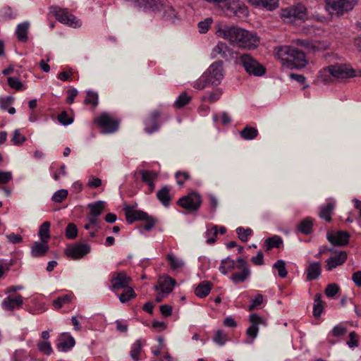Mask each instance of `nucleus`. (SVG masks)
Segmentation results:
<instances>
[{"mask_svg": "<svg viewBox=\"0 0 361 361\" xmlns=\"http://www.w3.org/2000/svg\"><path fill=\"white\" fill-rule=\"evenodd\" d=\"M142 180L146 183L154 182L157 177V173L152 171L142 170L140 171Z\"/></svg>", "mask_w": 361, "mask_h": 361, "instance_id": "nucleus-45", "label": "nucleus"}, {"mask_svg": "<svg viewBox=\"0 0 361 361\" xmlns=\"http://www.w3.org/2000/svg\"><path fill=\"white\" fill-rule=\"evenodd\" d=\"M123 290V292L118 295V298L121 302H127L136 297V294L131 287L126 288Z\"/></svg>", "mask_w": 361, "mask_h": 361, "instance_id": "nucleus-42", "label": "nucleus"}, {"mask_svg": "<svg viewBox=\"0 0 361 361\" xmlns=\"http://www.w3.org/2000/svg\"><path fill=\"white\" fill-rule=\"evenodd\" d=\"M73 296L71 294H66L63 296L58 297L53 301V306L55 310H59L63 305L71 302Z\"/></svg>", "mask_w": 361, "mask_h": 361, "instance_id": "nucleus-39", "label": "nucleus"}, {"mask_svg": "<svg viewBox=\"0 0 361 361\" xmlns=\"http://www.w3.org/2000/svg\"><path fill=\"white\" fill-rule=\"evenodd\" d=\"M175 176H176V178L177 180V183L180 185H182L185 180L190 178V174L185 171H184V172L178 171L176 173Z\"/></svg>", "mask_w": 361, "mask_h": 361, "instance_id": "nucleus-59", "label": "nucleus"}, {"mask_svg": "<svg viewBox=\"0 0 361 361\" xmlns=\"http://www.w3.org/2000/svg\"><path fill=\"white\" fill-rule=\"evenodd\" d=\"M30 27L28 22H24L19 24L16 28V35L18 39L21 42H26L27 39V32Z\"/></svg>", "mask_w": 361, "mask_h": 361, "instance_id": "nucleus-32", "label": "nucleus"}, {"mask_svg": "<svg viewBox=\"0 0 361 361\" xmlns=\"http://www.w3.org/2000/svg\"><path fill=\"white\" fill-rule=\"evenodd\" d=\"M240 272H235L232 274L231 279L235 284L244 282L250 275V269H243Z\"/></svg>", "mask_w": 361, "mask_h": 361, "instance_id": "nucleus-36", "label": "nucleus"}, {"mask_svg": "<svg viewBox=\"0 0 361 361\" xmlns=\"http://www.w3.org/2000/svg\"><path fill=\"white\" fill-rule=\"evenodd\" d=\"M88 207L90 209L91 216H99L104 209V202L98 201L94 204H90Z\"/></svg>", "mask_w": 361, "mask_h": 361, "instance_id": "nucleus-44", "label": "nucleus"}, {"mask_svg": "<svg viewBox=\"0 0 361 361\" xmlns=\"http://www.w3.org/2000/svg\"><path fill=\"white\" fill-rule=\"evenodd\" d=\"M213 341L220 346L224 345L226 341V334L223 330H218L213 338Z\"/></svg>", "mask_w": 361, "mask_h": 361, "instance_id": "nucleus-51", "label": "nucleus"}, {"mask_svg": "<svg viewBox=\"0 0 361 361\" xmlns=\"http://www.w3.org/2000/svg\"><path fill=\"white\" fill-rule=\"evenodd\" d=\"M48 250L47 243L35 242L32 245L31 253L33 257H38L45 255Z\"/></svg>", "mask_w": 361, "mask_h": 361, "instance_id": "nucleus-30", "label": "nucleus"}, {"mask_svg": "<svg viewBox=\"0 0 361 361\" xmlns=\"http://www.w3.org/2000/svg\"><path fill=\"white\" fill-rule=\"evenodd\" d=\"M23 303V297L20 295L15 296L14 298L11 296H8L4 299L1 303V306L4 310L11 311L14 309L20 308Z\"/></svg>", "mask_w": 361, "mask_h": 361, "instance_id": "nucleus-19", "label": "nucleus"}, {"mask_svg": "<svg viewBox=\"0 0 361 361\" xmlns=\"http://www.w3.org/2000/svg\"><path fill=\"white\" fill-rule=\"evenodd\" d=\"M357 0H326V8L333 15H342L353 8Z\"/></svg>", "mask_w": 361, "mask_h": 361, "instance_id": "nucleus-5", "label": "nucleus"}, {"mask_svg": "<svg viewBox=\"0 0 361 361\" xmlns=\"http://www.w3.org/2000/svg\"><path fill=\"white\" fill-rule=\"evenodd\" d=\"M59 121L63 125H69L73 123V118H70L66 111H63L58 116Z\"/></svg>", "mask_w": 361, "mask_h": 361, "instance_id": "nucleus-62", "label": "nucleus"}, {"mask_svg": "<svg viewBox=\"0 0 361 361\" xmlns=\"http://www.w3.org/2000/svg\"><path fill=\"white\" fill-rule=\"evenodd\" d=\"M90 252V246L87 243H76L68 245L65 250V254L73 259L84 257Z\"/></svg>", "mask_w": 361, "mask_h": 361, "instance_id": "nucleus-11", "label": "nucleus"}, {"mask_svg": "<svg viewBox=\"0 0 361 361\" xmlns=\"http://www.w3.org/2000/svg\"><path fill=\"white\" fill-rule=\"evenodd\" d=\"M39 350L47 355H49L53 352L51 343L48 341H42L37 343Z\"/></svg>", "mask_w": 361, "mask_h": 361, "instance_id": "nucleus-52", "label": "nucleus"}, {"mask_svg": "<svg viewBox=\"0 0 361 361\" xmlns=\"http://www.w3.org/2000/svg\"><path fill=\"white\" fill-rule=\"evenodd\" d=\"M209 86L213 85H212V81L206 72H204L203 74L193 83V87L199 90H204Z\"/></svg>", "mask_w": 361, "mask_h": 361, "instance_id": "nucleus-29", "label": "nucleus"}, {"mask_svg": "<svg viewBox=\"0 0 361 361\" xmlns=\"http://www.w3.org/2000/svg\"><path fill=\"white\" fill-rule=\"evenodd\" d=\"M235 267H236L235 261L230 257H226L221 261L219 270L222 274L226 275L228 271L234 269Z\"/></svg>", "mask_w": 361, "mask_h": 361, "instance_id": "nucleus-31", "label": "nucleus"}, {"mask_svg": "<svg viewBox=\"0 0 361 361\" xmlns=\"http://www.w3.org/2000/svg\"><path fill=\"white\" fill-rule=\"evenodd\" d=\"M212 283L207 281L201 282L195 288V293L199 298H204L210 293Z\"/></svg>", "mask_w": 361, "mask_h": 361, "instance_id": "nucleus-27", "label": "nucleus"}, {"mask_svg": "<svg viewBox=\"0 0 361 361\" xmlns=\"http://www.w3.org/2000/svg\"><path fill=\"white\" fill-rule=\"evenodd\" d=\"M236 233L238 235V238L240 240L247 242L248 237L252 235V231L251 228L238 227L236 229Z\"/></svg>", "mask_w": 361, "mask_h": 361, "instance_id": "nucleus-49", "label": "nucleus"}, {"mask_svg": "<svg viewBox=\"0 0 361 361\" xmlns=\"http://www.w3.org/2000/svg\"><path fill=\"white\" fill-rule=\"evenodd\" d=\"M273 267L278 271L280 277L285 278L287 276L288 271L286 268V262L283 260L279 259L276 261Z\"/></svg>", "mask_w": 361, "mask_h": 361, "instance_id": "nucleus-46", "label": "nucleus"}, {"mask_svg": "<svg viewBox=\"0 0 361 361\" xmlns=\"http://www.w3.org/2000/svg\"><path fill=\"white\" fill-rule=\"evenodd\" d=\"M229 48L227 44L222 42H219L212 49L211 56L212 59L221 58L228 60Z\"/></svg>", "mask_w": 361, "mask_h": 361, "instance_id": "nucleus-22", "label": "nucleus"}, {"mask_svg": "<svg viewBox=\"0 0 361 361\" xmlns=\"http://www.w3.org/2000/svg\"><path fill=\"white\" fill-rule=\"evenodd\" d=\"M75 344V339L71 336L66 334H62L59 338L56 348L59 351L67 352L71 350Z\"/></svg>", "mask_w": 361, "mask_h": 361, "instance_id": "nucleus-21", "label": "nucleus"}, {"mask_svg": "<svg viewBox=\"0 0 361 361\" xmlns=\"http://www.w3.org/2000/svg\"><path fill=\"white\" fill-rule=\"evenodd\" d=\"M131 279L124 272L114 273L112 276L111 283L112 290L116 291L121 289H126L130 287L129 284Z\"/></svg>", "mask_w": 361, "mask_h": 361, "instance_id": "nucleus-16", "label": "nucleus"}, {"mask_svg": "<svg viewBox=\"0 0 361 361\" xmlns=\"http://www.w3.org/2000/svg\"><path fill=\"white\" fill-rule=\"evenodd\" d=\"M324 73L326 76L329 75L336 79H344L354 75L353 70L343 64L329 66L324 68Z\"/></svg>", "mask_w": 361, "mask_h": 361, "instance_id": "nucleus-8", "label": "nucleus"}, {"mask_svg": "<svg viewBox=\"0 0 361 361\" xmlns=\"http://www.w3.org/2000/svg\"><path fill=\"white\" fill-rule=\"evenodd\" d=\"M238 60L250 75L262 76L266 72L265 68L250 54H240Z\"/></svg>", "mask_w": 361, "mask_h": 361, "instance_id": "nucleus-4", "label": "nucleus"}, {"mask_svg": "<svg viewBox=\"0 0 361 361\" xmlns=\"http://www.w3.org/2000/svg\"><path fill=\"white\" fill-rule=\"evenodd\" d=\"M176 284V280L170 276H166L163 281H159V284L154 287L156 290H161L162 293H169L173 290Z\"/></svg>", "mask_w": 361, "mask_h": 361, "instance_id": "nucleus-24", "label": "nucleus"}, {"mask_svg": "<svg viewBox=\"0 0 361 361\" xmlns=\"http://www.w3.org/2000/svg\"><path fill=\"white\" fill-rule=\"evenodd\" d=\"M170 188L169 186L163 187L157 193V199L161 202V204L167 207L169 205L171 197L170 195Z\"/></svg>", "mask_w": 361, "mask_h": 361, "instance_id": "nucleus-28", "label": "nucleus"}, {"mask_svg": "<svg viewBox=\"0 0 361 361\" xmlns=\"http://www.w3.org/2000/svg\"><path fill=\"white\" fill-rule=\"evenodd\" d=\"M241 137L245 140H253L258 135V130L254 127L245 126L240 132Z\"/></svg>", "mask_w": 361, "mask_h": 361, "instance_id": "nucleus-34", "label": "nucleus"}, {"mask_svg": "<svg viewBox=\"0 0 361 361\" xmlns=\"http://www.w3.org/2000/svg\"><path fill=\"white\" fill-rule=\"evenodd\" d=\"M7 240L13 244L20 243L23 241V238L20 235L11 233L6 235Z\"/></svg>", "mask_w": 361, "mask_h": 361, "instance_id": "nucleus-63", "label": "nucleus"}, {"mask_svg": "<svg viewBox=\"0 0 361 361\" xmlns=\"http://www.w3.org/2000/svg\"><path fill=\"white\" fill-rule=\"evenodd\" d=\"M313 221L311 218L307 217L298 225V230L303 234L308 235L312 232Z\"/></svg>", "mask_w": 361, "mask_h": 361, "instance_id": "nucleus-38", "label": "nucleus"}, {"mask_svg": "<svg viewBox=\"0 0 361 361\" xmlns=\"http://www.w3.org/2000/svg\"><path fill=\"white\" fill-rule=\"evenodd\" d=\"M314 305L313 307V314L315 317H320L322 310H323V306L322 305V301L320 300V295H317L315 300H314Z\"/></svg>", "mask_w": 361, "mask_h": 361, "instance_id": "nucleus-55", "label": "nucleus"}, {"mask_svg": "<svg viewBox=\"0 0 361 361\" xmlns=\"http://www.w3.org/2000/svg\"><path fill=\"white\" fill-rule=\"evenodd\" d=\"M85 104H91L96 107L98 105V94L93 91H87L85 99Z\"/></svg>", "mask_w": 361, "mask_h": 361, "instance_id": "nucleus-47", "label": "nucleus"}, {"mask_svg": "<svg viewBox=\"0 0 361 361\" xmlns=\"http://www.w3.org/2000/svg\"><path fill=\"white\" fill-rule=\"evenodd\" d=\"M68 196V190L65 189H61L56 191L52 196V200L55 202H61Z\"/></svg>", "mask_w": 361, "mask_h": 361, "instance_id": "nucleus-57", "label": "nucleus"}, {"mask_svg": "<svg viewBox=\"0 0 361 361\" xmlns=\"http://www.w3.org/2000/svg\"><path fill=\"white\" fill-rule=\"evenodd\" d=\"M340 288L336 283H331L328 285L325 289V294L329 298H333L339 291Z\"/></svg>", "mask_w": 361, "mask_h": 361, "instance_id": "nucleus-56", "label": "nucleus"}, {"mask_svg": "<svg viewBox=\"0 0 361 361\" xmlns=\"http://www.w3.org/2000/svg\"><path fill=\"white\" fill-rule=\"evenodd\" d=\"M167 259L169 262L170 267L173 270H178L184 266V262L179 258H176L171 254L167 255Z\"/></svg>", "mask_w": 361, "mask_h": 361, "instance_id": "nucleus-43", "label": "nucleus"}, {"mask_svg": "<svg viewBox=\"0 0 361 361\" xmlns=\"http://www.w3.org/2000/svg\"><path fill=\"white\" fill-rule=\"evenodd\" d=\"M190 100L191 97L186 92H183L174 102V106L180 109L188 104Z\"/></svg>", "mask_w": 361, "mask_h": 361, "instance_id": "nucleus-41", "label": "nucleus"}, {"mask_svg": "<svg viewBox=\"0 0 361 361\" xmlns=\"http://www.w3.org/2000/svg\"><path fill=\"white\" fill-rule=\"evenodd\" d=\"M216 34L231 44L249 50L255 49L260 42L259 37L255 32L236 25L221 26L216 30Z\"/></svg>", "mask_w": 361, "mask_h": 361, "instance_id": "nucleus-1", "label": "nucleus"}, {"mask_svg": "<svg viewBox=\"0 0 361 361\" xmlns=\"http://www.w3.org/2000/svg\"><path fill=\"white\" fill-rule=\"evenodd\" d=\"M163 12L161 13V17L167 21L175 23L176 21L179 20L178 12L175 10V8L169 5L164 6Z\"/></svg>", "mask_w": 361, "mask_h": 361, "instance_id": "nucleus-26", "label": "nucleus"}, {"mask_svg": "<svg viewBox=\"0 0 361 361\" xmlns=\"http://www.w3.org/2000/svg\"><path fill=\"white\" fill-rule=\"evenodd\" d=\"M262 4H259L257 6H262L269 11H273L279 6V0H262Z\"/></svg>", "mask_w": 361, "mask_h": 361, "instance_id": "nucleus-54", "label": "nucleus"}, {"mask_svg": "<svg viewBox=\"0 0 361 361\" xmlns=\"http://www.w3.org/2000/svg\"><path fill=\"white\" fill-rule=\"evenodd\" d=\"M202 203L201 196L196 193L192 192L187 196L181 197L178 204L183 208L195 211L197 210Z\"/></svg>", "mask_w": 361, "mask_h": 361, "instance_id": "nucleus-12", "label": "nucleus"}, {"mask_svg": "<svg viewBox=\"0 0 361 361\" xmlns=\"http://www.w3.org/2000/svg\"><path fill=\"white\" fill-rule=\"evenodd\" d=\"M26 138L20 133L19 130H16L13 133L12 142L14 145H20L25 141Z\"/></svg>", "mask_w": 361, "mask_h": 361, "instance_id": "nucleus-60", "label": "nucleus"}, {"mask_svg": "<svg viewBox=\"0 0 361 361\" xmlns=\"http://www.w3.org/2000/svg\"><path fill=\"white\" fill-rule=\"evenodd\" d=\"M102 181L100 178L94 176H90L87 182V185L90 188H95L100 187L102 185Z\"/></svg>", "mask_w": 361, "mask_h": 361, "instance_id": "nucleus-64", "label": "nucleus"}, {"mask_svg": "<svg viewBox=\"0 0 361 361\" xmlns=\"http://www.w3.org/2000/svg\"><path fill=\"white\" fill-rule=\"evenodd\" d=\"M52 13L59 22L68 25L73 27H80L81 23L77 20L76 17L70 13L66 9L60 8H53Z\"/></svg>", "mask_w": 361, "mask_h": 361, "instance_id": "nucleus-10", "label": "nucleus"}, {"mask_svg": "<svg viewBox=\"0 0 361 361\" xmlns=\"http://www.w3.org/2000/svg\"><path fill=\"white\" fill-rule=\"evenodd\" d=\"M124 212L126 220L129 224H132L135 221H144V229L146 231H150L155 224V219L143 211L136 210L133 207H126L124 208Z\"/></svg>", "mask_w": 361, "mask_h": 361, "instance_id": "nucleus-3", "label": "nucleus"}, {"mask_svg": "<svg viewBox=\"0 0 361 361\" xmlns=\"http://www.w3.org/2000/svg\"><path fill=\"white\" fill-rule=\"evenodd\" d=\"M347 259V254L344 251L340 252L338 254L329 257L326 260V270L332 271L338 266L343 264Z\"/></svg>", "mask_w": 361, "mask_h": 361, "instance_id": "nucleus-20", "label": "nucleus"}, {"mask_svg": "<svg viewBox=\"0 0 361 361\" xmlns=\"http://www.w3.org/2000/svg\"><path fill=\"white\" fill-rule=\"evenodd\" d=\"M249 322L251 323L250 327L247 329L246 334L249 338H251L252 343L257 336L259 326H267V322L263 318L257 314H252L249 317Z\"/></svg>", "mask_w": 361, "mask_h": 361, "instance_id": "nucleus-13", "label": "nucleus"}, {"mask_svg": "<svg viewBox=\"0 0 361 361\" xmlns=\"http://www.w3.org/2000/svg\"><path fill=\"white\" fill-rule=\"evenodd\" d=\"M322 266L318 262H311L306 269L307 281H311L319 279L321 275Z\"/></svg>", "mask_w": 361, "mask_h": 361, "instance_id": "nucleus-23", "label": "nucleus"}, {"mask_svg": "<svg viewBox=\"0 0 361 361\" xmlns=\"http://www.w3.org/2000/svg\"><path fill=\"white\" fill-rule=\"evenodd\" d=\"M212 18H208L205 19L204 21H201L198 23V28L200 33H206L212 23Z\"/></svg>", "mask_w": 361, "mask_h": 361, "instance_id": "nucleus-58", "label": "nucleus"}, {"mask_svg": "<svg viewBox=\"0 0 361 361\" xmlns=\"http://www.w3.org/2000/svg\"><path fill=\"white\" fill-rule=\"evenodd\" d=\"M161 112L159 109L154 110L145 121V130L146 133L151 134L159 129L157 123L158 118L160 117Z\"/></svg>", "mask_w": 361, "mask_h": 361, "instance_id": "nucleus-18", "label": "nucleus"}, {"mask_svg": "<svg viewBox=\"0 0 361 361\" xmlns=\"http://www.w3.org/2000/svg\"><path fill=\"white\" fill-rule=\"evenodd\" d=\"M0 17L4 20L11 19L14 17L12 9L10 7H4L0 11Z\"/></svg>", "mask_w": 361, "mask_h": 361, "instance_id": "nucleus-61", "label": "nucleus"}, {"mask_svg": "<svg viewBox=\"0 0 361 361\" xmlns=\"http://www.w3.org/2000/svg\"><path fill=\"white\" fill-rule=\"evenodd\" d=\"M335 204L333 202H329L325 207L321 209L319 212L320 218L326 220V221H331V214L334 209Z\"/></svg>", "mask_w": 361, "mask_h": 361, "instance_id": "nucleus-37", "label": "nucleus"}, {"mask_svg": "<svg viewBox=\"0 0 361 361\" xmlns=\"http://www.w3.org/2000/svg\"><path fill=\"white\" fill-rule=\"evenodd\" d=\"M142 349V344L140 340L136 341L131 347L130 356L135 360H139V355Z\"/></svg>", "mask_w": 361, "mask_h": 361, "instance_id": "nucleus-48", "label": "nucleus"}, {"mask_svg": "<svg viewBox=\"0 0 361 361\" xmlns=\"http://www.w3.org/2000/svg\"><path fill=\"white\" fill-rule=\"evenodd\" d=\"M300 43L302 46L305 47L307 50L313 52L326 50L329 47V43L326 42L315 41L310 42L307 41H301Z\"/></svg>", "mask_w": 361, "mask_h": 361, "instance_id": "nucleus-25", "label": "nucleus"}, {"mask_svg": "<svg viewBox=\"0 0 361 361\" xmlns=\"http://www.w3.org/2000/svg\"><path fill=\"white\" fill-rule=\"evenodd\" d=\"M94 122L104 133H113L118 128L119 122L107 113H103L94 118Z\"/></svg>", "mask_w": 361, "mask_h": 361, "instance_id": "nucleus-6", "label": "nucleus"}, {"mask_svg": "<svg viewBox=\"0 0 361 361\" xmlns=\"http://www.w3.org/2000/svg\"><path fill=\"white\" fill-rule=\"evenodd\" d=\"M78 235V228L75 224L70 223L66 228V236L68 239H75Z\"/></svg>", "mask_w": 361, "mask_h": 361, "instance_id": "nucleus-50", "label": "nucleus"}, {"mask_svg": "<svg viewBox=\"0 0 361 361\" xmlns=\"http://www.w3.org/2000/svg\"><path fill=\"white\" fill-rule=\"evenodd\" d=\"M222 94V91L220 89H216L212 92H207L202 99L209 103H214L218 101Z\"/></svg>", "mask_w": 361, "mask_h": 361, "instance_id": "nucleus-40", "label": "nucleus"}, {"mask_svg": "<svg viewBox=\"0 0 361 361\" xmlns=\"http://www.w3.org/2000/svg\"><path fill=\"white\" fill-rule=\"evenodd\" d=\"M276 56L282 61H286L288 66L302 68L306 66L307 61L305 53L292 46H281L275 49Z\"/></svg>", "mask_w": 361, "mask_h": 361, "instance_id": "nucleus-2", "label": "nucleus"}, {"mask_svg": "<svg viewBox=\"0 0 361 361\" xmlns=\"http://www.w3.org/2000/svg\"><path fill=\"white\" fill-rule=\"evenodd\" d=\"M350 234L347 231H338L336 233L327 234L329 242L336 246H345L348 244Z\"/></svg>", "mask_w": 361, "mask_h": 361, "instance_id": "nucleus-17", "label": "nucleus"}, {"mask_svg": "<svg viewBox=\"0 0 361 361\" xmlns=\"http://www.w3.org/2000/svg\"><path fill=\"white\" fill-rule=\"evenodd\" d=\"M137 6L145 12L161 13L163 4L161 0H136Z\"/></svg>", "mask_w": 361, "mask_h": 361, "instance_id": "nucleus-14", "label": "nucleus"}, {"mask_svg": "<svg viewBox=\"0 0 361 361\" xmlns=\"http://www.w3.org/2000/svg\"><path fill=\"white\" fill-rule=\"evenodd\" d=\"M223 64L222 61H215L205 71L214 86L219 85L224 77Z\"/></svg>", "mask_w": 361, "mask_h": 361, "instance_id": "nucleus-9", "label": "nucleus"}, {"mask_svg": "<svg viewBox=\"0 0 361 361\" xmlns=\"http://www.w3.org/2000/svg\"><path fill=\"white\" fill-rule=\"evenodd\" d=\"M283 244L282 238L279 235H274L268 238L264 241V247L266 251H269L273 247L279 248Z\"/></svg>", "mask_w": 361, "mask_h": 361, "instance_id": "nucleus-33", "label": "nucleus"}, {"mask_svg": "<svg viewBox=\"0 0 361 361\" xmlns=\"http://www.w3.org/2000/svg\"><path fill=\"white\" fill-rule=\"evenodd\" d=\"M51 224L49 221H44L39 227V236L44 243H47L50 238L49 228Z\"/></svg>", "mask_w": 361, "mask_h": 361, "instance_id": "nucleus-35", "label": "nucleus"}, {"mask_svg": "<svg viewBox=\"0 0 361 361\" xmlns=\"http://www.w3.org/2000/svg\"><path fill=\"white\" fill-rule=\"evenodd\" d=\"M306 8L302 4H297L282 10L281 16L284 18H295L305 20L307 16Z\"/></svg>", "mask_w": 361, "mask_h": 361, "instance_id": "nucleus-15", "label": "nucleus"}, {"mask_svg": "<svg viewBox=\"0 0 361 361\" xmlns=\"http://www.w3.org/2000/svg\"><path fill=\"white\" fill-rule=\"evenodd\" d=\"M222 4H224V11L228 16L245 17L248 15L247 6L241 0H225Z\"/></svg>", "mask_w": 361, "mask_h": 361, "instance_id": "nucleus-7", "label": "nucleus"}, {"mask_svg": "<svg viewBox=\"0 0 361 361\" xmlns=\"http://www.w3.org/2000/svg\"><path fill=\"white\" fill-rule=\"evenodd\" d=\"M7 81L8 85L11 88L15 89L16 90L20 91L23 90L25 89L22 82L16 78L8 77L7 78Z\"/></svg>", "mask_w": 361, "mask_h": 361, "instance_id": "nucleus-53", "label": "nucleus"}]
</instances>
